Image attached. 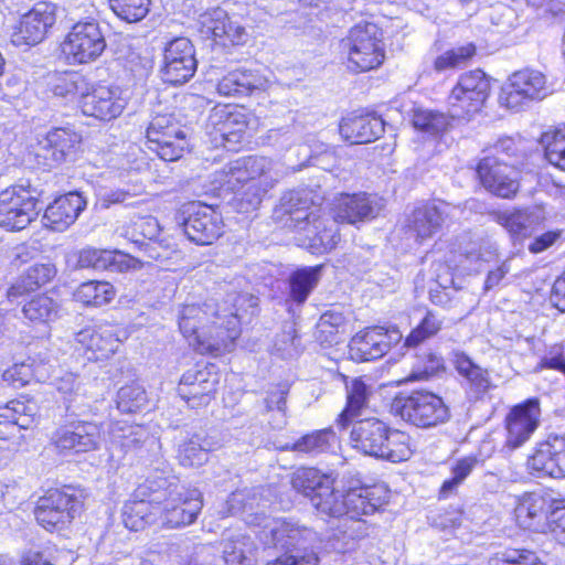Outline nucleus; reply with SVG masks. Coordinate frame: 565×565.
I'll use <instances>...</instances> for the list:
<instances>
[{"label": "nucleus", "instance_id": "nucleus-22", "mask_svg": "<svg viewBox=\"0 0 565 565\" xmlns=\"http://www.w3.org/2000/svg\"><path fill=\"white\" fill-rule=\"evenodd\" d=\"M79 106L85 116L109 121L122 113L126 100L118 87L99 85L83 94Z\"/></svg>", "mask_w": 565, "mask_h": 565}, {"label": "nucleus", "instance_id": "nucleus-43", "mask_svg": "<svg viewBox=\"0 0 565 565\" xmlns=\"http://www.w3.org/2000/svg\"><path fill=\"white\" fill-rule=\"evenodd\" d=\"M227 512L231 515L238 513L245 514V522L252 526H262L263 515L262 512H254L255 508H258L259 499L254 490H237L231 493L226 501Z\"/></svg>", "mask_w": 565, "mask_h": 565}, {"label": "nucleus", "instance_id": "nucleus-54", "mask_svg": "<svg viewBox=\"0 0 565 565\" xmlns=\"http://www.w3.org/2000/svg\"><path fill=\"white\" fill-rule=\"evenodd\" d=\"M148 403L145 388L136 383L122 386L117 393V408L121 413L132 414L140 412Z\"/></svg>", "mask_w": 565, "mask_h": 565}, {"label": "nucleus", "instance_id": "nucleus-61", "mask_svg": "<svg viewBox=\"0 0 565 565\" xmlns=\"http://www.w3.org/2000/svg\"><path fill=\"white\" fill-rule=\"evenodd\" d=\"M300 341L294 327L289 326L288 329L276 335L273 350L274 353L281 359H292L300 353Z\"/></svg>", "mask_w": 565, "mask_h": 565}, {"label": "nucleus", "instance_id": "nucleus-30", "mask_svg": "<svg viewBox=\"0 0 565 565\" xmlns=\"http://www.w3.org/2000/svg\"><path fill=\"white\" fill-rule=\"evenodd\" d=\"M200 22L202 33L223 45H241L247 41L246 29L237 21H233L222 9H214L201 15Z\"/></svg>", "mask_w": 565, "mask_h": 565}, {"label": "nucleus", "instance_id": "nucleus-44", "mask_svg": "<svg viewBox=\"0 0 565 565\" xmlns=\"http://www.w3.org/2000/svg\"><path fill=\"white\" fill-rule=\"evenodd\" d=\"M443 213L436 205L422 204L414 209L408 226L419 239L431 237L441 226Z\"/></svg>", "mask_w": 565, "mask_h": 565}, {"label": "nucleus", "instance_id": "nucleus-58", "mask_svg": "<svg viewBox=\"0 0 565 565\" xmlns=\"http://www.w3.org/2000/svg\"><path fill=\"white\" fill-rule=\"evenodd\" d=\"M476 171L478 177H510L514 172L513 164L505 158L498 157L492 152H483L479 159Z\"/></svg>", "mask_w": 565, "mask_h": 565}, {"label": "nucleus", "instance_id": "nucleus-47", "mask_svg": "<svg viewBox=\"0 0 565 565\" xmlns=\"http://www.w3.org/2000/svg\"><path fill=\"white\" fill-rule=\"evenodd\" d=\"M321 266L298 269L289 277V299L302 305L310 292L316 288L321 275Z\"/></svg>", "mask_w": 565, "mask_h": 565}, {"label": "nucleus", "instance_id": "nucleus-60", "mask_svg": "<svg viewBox=\"0 0 565 565\" xmlns=\"http://www.w3.org/2000/svg\"><path fill=\"white\" fill-rule=\"evenodd\" d=\"M475 53L476 47L472 44L449 50L435 60V70L443 72L448 68L458 67L465 64Z\"/></svg>", "mask_w": 565, "mask_h": 565}, {"label": "nucleus", "instance_id": "nucleus-16", "mask_svg": "<svg viewBox=\"0 0 565 565\" xmlns=\"http://www.w3.org/2000/svg\"><path fill=\"white\" fill-rule=\"evenodd\" d=\"M557 501L543 491L525 492L518 497L514 514L519 526L537 533L546 532Z\"/></svg>", "mask_w": 565, "mask_h": 565}, {"label": "nucleus", "instance_id": "nucleus-13", "mask_svg": "<svg viewBox=\"0 0 565 565\" xmlns=\"http://www.w3.org/2000/svg\"><path fill=\"white\" fill-rule=\"evenodd\" d=\"M149 150L164 161L180 159L186 147L185 134L171 115H157L146 131Z\"/></svg>", "mask_w": 565, "mask_h": 565}, {"label": "nucleus", "instance_id": "nucleus-23", "mask_svg": "<svg viewBox=\"0 0 565 565\" xmlns=\"http://www.w3.org/2000/svg\"><path fill=\"white\" fill-rule=\"evenodd\" d=\"M334 478L331 473H323L316 468L297 470L291 479L295 490L309 498L317 511L323 513L322 504L331 501L335 494Z\"/></svg>", "mask_w": 565, "mask_h": 565}, {"label": "nucleus", "instance_id": "nucleus-50", "mask_svg": "<svg viewBox=\"0 0 565 565\" xmlns=\"http://www.w3.org/2000/svg\"><path fill=\"white\" fill-rule=\"evenodd\" d=\"M274 162L267 157L248 156L228 161L221 173L224 175L247 174L263 177L273 171Z\"/></svg>", "mask_w": 565, "mask_h": 565}, {"label": "nucleus", "instance_id": "nucleus-19", "mask_svg": "<svg viewBox=\"0 0 565 565\" xmlns=\"http://www.w3.org/2000/svg\"><path fill=\"white\" fill-rule=\"evenodd\" d=\"M77 498L65 490L53 489L40 498L34 510L38 523L52 531L64 526L74 519Z\"/></svg>", "mask_w": 565, "mask_h": 565}, {"label": "nucleus", "instance_id": "nucleus-63", "mask_svg": "<svg viewBox=\"0 0 565 565\" xmlns=\"http://www.w3.org/2000/svg\"><path fill=\"white\" fill-rule=\"evenodd\" d=\"M87 93V82L84 76L78 73H67L58 77L57 83L54 85V94L57 96H75L79 95L81 99L83 94Z\"/></svg>", "mask_w": 565, "mask_h": 565}, {"label": "nucleus", "instance_id": "nucleus-11", "mask_svg": "<svg viewBox=\"0 0 565 565\" xmlns=\"http://www.w3.org/2000/svg\"><path fill=\"white\" fill-rule=\"evenodd\" d=\"M105 47V36L95 20L76 22L62 44V51L71 64L94 62Z\"/></svg>", "mask_w": 565, "mask_h": 565}, {"label": "nucleus", "instance_id": "nucleus-32", "mask_svg": "<svg viewBox=\"0 0 565 565\" xmlns=\"http://www.w3.org/2000/svg\"><path fill=\"white\" fill-rule=\"evenodd\" d=\"M388 426L377 418H365L354 424L351 430V441L354 448L364 455L380 458L383 456L384 440Z\"/></svg>", "mask_w": 565, "mask_h": 565}, {"label": "nucleus", "instance_id": "nucleus-9", "mask_svg": "<svg viewBox=\"0 0 565 565\" xmlns=\"http://www.w3.org/2000/svg\"><path fill=\"white\" fill-rule=\"evenodd\" d=\"M490 93V81L476 70L461 75L448 96V113L451 118L470 119L479 113Z\"/></svg>", "mask_w": 565, "mask_h": 565}, {"label": "nucleus", "instance_id": "nucleus-59", "mask_svg": "<svg viewBox=\"0 0 565 565\" xmlns=\"http://www.w3.org/2000/svg\"><path fill=\"white\" fill-rule=\"evenodd\" d=\"M540 141L546 160L555 166L565 154V126L545 131Z\"/></svg>", "mask_w": 565, "mask_h": 565}, {"label": "nucleus", "instance_id": "nucleus-12", "mask_svg": "<svg viewBox=\"0 0 565 565\" xmlns=\"http://www.w3.org/2000/svg\"><path fill=\"white\" fill-rule=\"evenodd\" d=\"M323 196L310 189H297L286 192L277 210L282 217L284 225L295 234L306 228L311 220L318 221L323 209Z\"/></svg>", "mask_w": 565, "mask_h": 565}, {"label": "nucleus", "instance_id": "nucleus-41", "mask_svg": "<svg viewBox=\"0 0 565 565\" xmlns=\"http://www.w3.org/2000/svg\"><path fill=\"white\" fill-rule=\"evenodd\" d=\"M450 114L416 106L411 111L412 126L428 137L438 138L450 127Z\"/></svg>", "mask_w": 565, "mask_h": 565}, {"label": "nucleus", "instance_id": "nucleus-52", "mask_svg": "<svg viewBox=\"0 0 565 565\" xmlns=\"http://www.w3.org/2000/svg\"><path fill=\"white\" fill-rule=\"evenodd\" d=\"M24 317L33 323H50L57 318L58 305L46 295H38L24 303Z\"/></svg>", "mask_w": 565, "mask_h": 565}, {"label": "nucleus", "instance_id": "nucleus-49", "mask_svg": "<svg viewBox=\"0 0 565 565\" xmlns=\"http://www.w3.org/2000/svg\"><path fill=\"white\" fill-rule=\"evenodd\" d=\"M444 319L435 311L427 310L419 322L405 338L404 347L415 349L435 338L443 329Z\"/></svg>", "mask_w": 565, "mask_h": 565}, {"label": "nucleus", "instance_id": "nucleus-6", "mask_svg": "<svg viewBox=\"0 0 565 565\" xmlns=\"http://www.w3.org/2000/svg\"><path fill=\"white\" fill-rule=\"evenodd\" d=\"M388 501V490L384 484L363 486L351 488L345 494L335 492L331 501L322 504L323 514L339 518L349 515L358 519L376 512Z\"/></svg>", "mask_w": 565, "mask_h": 565}, {"label": "nucleus", "instance_id": "nucleus-26", "mask_svg": "<svg viewBox=\"0 0 565 565\" xmlns=\"http://www.w3.org/2000/svg\"><path fill=\"white\" fill-rule=\"evenodd\" d=\"M335 221L330 220L323 211L318 221L311 220L306 228L296 233L298 244L316 255L332 250L340 241Z\"/></svg>", "mask_w": 565, "mask_h": 565}, {"label": "nucleus", "instance_id": "nucleus-20", "mask_svg": "<svg viewBox=\"0 0 565 565\" xmlns=\"http://www.w3.org/2000/svg\"><path fill=\"white\" fill-rule=\"evenodd\" d=\"M540 418V399L536 397L513 406L505 418L507 446L515 449L525 444L537 429Z\"/></svg>", "mask_w": 565, "mask_h": 565}, {"label": "nucleus", "instance_id": "nucleus-62", "mask_svg": "<svg viewBox=\"0 0 565 565\" xmlns=\"http://www.w3.org/2000/svg\"><path fill=\"white\" fill-rule=\"evenodd\" d=\"M490 565H545L529 550H507L490 559Z\"/></svg>", "mask_w": 565, "mask_h": 565}, {"label": "nucleus", "instance_id": "nucleus-10", "mask_svg": "<svg viewBox=\"0 0 565 565\" xmlns=\"http://www.w3.org/2000/svg\"><path fill=\"white\" fill-rule=\"evenodd\" d=\"M186 237L198 245H210L222 234L223 221L211 205L201 202L184 204L177 215Z\"/></svg>", "mask_w": 565, "mask_h": 565}, {"label": "nucleus", "instance_id": "nucleus-31", "mask_svg": "<svg viewBox=\"0 0 565 565\" xmlns=\"http://www.w3.org/2000/svg\"><path fill=\"white\" fill-rule=\"evenodd\" d=\"M38 414L35 402L13 399L0 407V439L8 440L33 424Z\"/></svg>", "mask_w": 565, "mask_h": 565}, {"label": "nucleus", "instance_id": "nucleus-1", "mask_svg": "<svg viewBox=\"0 0 565 565\" xmlns=\"http://www.w3.org/2000/svg\"><path fill=\"white\" fill-rule=\"evenodd\" d=\"M178 323L189 344L201 354L217 356L231 351L239 335L237 315L233 311L221 313L212 300L182 306Z\"/></svg>", "mask_w": 565, "mask_h": 565}, {"label": "nucleus", "instance_id": "nucleus-8", "mask_svg": "<svg viewBox=\"0 0 565 565\" xmlns=\"http://www.w3.org/2000/svg\"><path fill=\"white\" fill-rule=\"evenodd\" d=\"M82 143V136L71 127H56L36 138L33 147L34 168L42 172L60 166L74 157Z\"/></svg>", "mask_w": 565, "mask_h": 565}, {"label": "nucleus", "instance_id": "nucleus-36", "mask_svg": "<svg viewBox=\"0 0 565 565\" xmlns=\"http://www.w3.org/2000/svg\"><path fill=\"white\" fill-rule=\"evenodd\" d=\"M140 484L132 493L122 508V522L131 531L143 530L147 525L159 521V513L156 510V503L152 501V494L145 492L139 495Z\"/></svg>", "mask_w": 565, "mask_h": 565}, {"label": "nucleus", "instance_id": "nucleus-55", "mask_svg": "<svg viewBox=\"0 0 565 565\" xmlns=\"http://www.w3.org/2000/svg\"><path fill=\"white\" fill-rule=\"evenodd\" d=\"M370 391L367 385L361 379H354L347 384V407L341 414L342 418L359 415L361 409L366 406Z\"/></svg>", "mask_w": 565, "mask_h": 565}, {"label": "nucleus", "instance_id": "nucleus-39", "mask_svg": "<svg viewBox=\"0 0 565 565\" xmlns=\"http://www.w3.org/2000/svg\"><path fill=\"white\" fill-rule=\"evenodd\" d=\"M339 131L351 143H367L384 132V121L376 116L348 117L340 122Z\"/></svg>", "mask_w": 565, "mask_h": 565}, {"label": "nucleus", "instance_id": "nucleus-57", "mask_svg": "<svg viewBox=\"0 0 565 565\" xmlns=\"http://www.w3.org/2000/svg\"><path fill=\"white\" fill-rule=\"evenodd\" d=\"M335 439V434L330 429L318 430L308 434L298 439L292 445V450L306 454H317L326 451L332 441Z\"/></svg>", "mask_w": 565, "mask_h": 565}, {"label": "nucleus", "instance_id": "nucleus-5", "mask_svg": "<svg viewBox=\"0 0 565 565\" xmlns=\"http://www.w3.org/2000/svg\"><path fill=\"white\" fill-rule=\"evenodd\" d=\"M0 192V226L8 231L25 228L38 215V203L43 190L33 186L30 179Z\"/></svg>", "mask_w": 565, "mask_h": 565}, {"label": "nucleus", "instance_id": "nucleus-18", "mask_svg": "<svg viewBox=\"0 0 565 565\" xmlns=\"http://www.w3.org/2000/svg\"><path fill=\"white\" fill-rule=\"evenodd\" d=\"M51 440L63 455L92 451L100 444V427L93 422L71 423L57 428Z\"/></svg>", "mask_w": 565, "mask_h": 565}, {"label": "nucleus", "instance_id": "nucleus-38", "mask_svg": "<svg viewBox=\"0 0 565 565\" xmlns=\"http://www.w3.org/2000/svg\"><path fill=\"white\" fill-rule=\"evenodd\" d=\"M268 79L258 71L238 68L227 73L217 84L223 96L249 95L255 90H265Z\"/></svg>", "mask_w": 565, "mask_h": 565}, {"label": "nucleus", "instance_id": "nucleus-29", "mask_svg": "<svg viewBox=\"0 0 565 565\" xmlns=\"http://www.w3.org/2000/svg\"><path fill=\"white\" fill-rule=\"evenodd\" d=\"M449 361L458 372L461 386L470 398L480 399L492 388L488 370L476 364L465 352L451 351Z\"/></svg>", "mask_w": 565, "mask_h": 565}, {"label": "nucleus", "instance_id": "nucleus-15", "mask_svg": "<svg viewBox=\"0 0 565 565\" xmlns=\"http://www.w3.org/2000/svg\"><path fill=\"white\" fill-rule=\"evenodd\" d=\"M196 66L194 46L188 38H175L166 45L161 67L163 82L184 84L194 75Z\"/></svg>", "mask_w": 565, "mask_h": 565}, {"label": "nucleus", "instance_id": "nucleus-40", "mask_svg": "<svg viewBox=\"0 0 565 565\" xmlns=\"http://www.w3.org/2000/svg\"><path fill=\"white\" fill-rule=\"evenodd\" d=\"M220 447V441L213 437L194 434L179 446L178 458L184 467H201L209 460V454Z\"/></svg>", "mask_w": 565, "mask_h": 565}, {"label": "nucleus", "instance_id": "nucleus-48", "mask_svg": "<svg viewBox=\"0 0 565 565\" xmlns=\"http://www.w3.org/2000/svg\"><path fill=\"white\" fill-rule=\"evenodd\" d=\"M160 224L153 216H143L136 220L132 224V242L143 247L149 257L159 259L160 254L156 253V238L160 234Z\"/></svg>", "mask_w": 565, "mask_h": 565}, {"label": "nucleus", "instance_id": "nucleus-53", "mask_svg": "<svg viewBox=\"0 0 565 565\" xmlns=\"http://www.w3.org/2000/svg\"><path fill=\"white\" fill-rule=\"evenodd\" d=\"M384 440L383 456L380 459L388 460L392 462H401L407 460L412 455L409 445V436L401 430L392 429L388 427Z\"/></svg>", "mask_w": 565, "mask_h": 565}, {"label": "nucleus", "instance_id": "nucleus-21", "mask_svg": "<svg viewBox=\"0 0 565 565\" xmlns=\"http://www.w3.org/2000/svg\"><path fill=\"white\" fill-rule=\"evenodd\" d=\"M56 20V7L50 2H38L22 15L12 34L15 46H31L40 43Z\"/></svg>", "mask_w": 565, "mask_h": 565}, {"label": "nucleus", "instance_id": "nucleus-42", "mask_svg": "<svg viewBox=\"0 0 565 565\" xmlns=\"http://www.w3.org/2000/svg\"><path fill=\"white\" fill-rule=\"evenodd\" d=\"M110 443L125 454L135 452L149 439L148 430L140 425L115 422L109 426Z\"/></svg>", "mask_w": 565, "mask_h": 565}, {"label": "nucleus", "instance_id": "nucleus-64", "mask_svg": "<svg viewBox=\"0 0 565 565\" xmlns=\"http://www.w3.org/2000/svg\"><path fill=\"white\" fill-rule=\"evenodd\" d=\"M445 370L444 359L433 352H425L417 356L413 369V377L423 380L436 375Z\"/></svg>", "mask_w": 565, "mask_h": 565}, {"label": "nucleus", "instance_id": "nucleus-56", "mask_svg": "<svg viewBox=\"0 0 565 565\" xmlns=\"http://www.w3.org/2000/svg\"><path fill=\"white\" fill-rule=\"evenodd\" d=\"M114 13L129 23L142 20L149 12L150 0H109Z\"/></svg>", "mask_w": 565, "mask_h": 565}, {"label": "nucleus", "instance_id": "nucleus-4", "mask_svg": "<svg viewBox=\"0 0 565 565\" xmlns=\"http://www.w3.org/2000/svg\"><path fill=\"white\" fill-rule=\"evenodd\" d=\"M341 47L347 54L349 67L355 72L377 68L385 60L383 32L372 22L353 25L342 39Z\"/></svg>", "mask_w": 565, "mask_h": 565}, {"label": "nucleus", "instance_id": "nucleus-27", "mask_svg": "<svg viewBox=\"0 0 565 565\" xmlns=\"http://www.w3.org/2000/svg\"><path fill=\"white\" fill-rule=\"evenodd\" d=\"M385 207V201L377 194H343L335 205V220L354 224L372 220Z\"/></svg>", "mask_w": 565, "mask_h": 565}, {"label": "nucleus", "instance_id": "nucleus-3", "mask_svg": "<svg viewBox=\"0 0 565 565\" xmlns=\"http://www.w3.org/2000/svg\"><path fill=\"white\" fill-rule=\"evenodd\" d=\"M264 534L276 547L284 551L265 565H318L317 554L308 548L316 540V532L298 522L284 519H270L263 515Z\"/></svg>", "mask_w": 565, "mask_h": 565}, {"label": "nucleus", "instance_id": "nucleus-33", "mask_svg": "<svg viewBox=\"0 0 565 565\" xmlns=\"http://www.w3.org/2000/svg\"><path fill=\"white\" fill-rule=\"evenodd\" d=\"M492 220L501 225L512 238L527 236L534 228L545 221V212L539 206L522 210L497 211L491 214Z\"/></svg>", "mask_w": 565, "mask_h": 565}, {"label": "nucleus", "instance_id": "nucleus-34", "mask_svg": "<svg viewBox=\"0 0 565 565\" xmlns=\"http://www.w3.org/2000/svg\"><path fill=\"white\" fill-rule=\"evenodd\" d=\"M85 206L86 201L78 192H68L61 195L45 209L44 225L62 232L76 221Z\"/></svg>", "mask_w": 565, "mask_h": 565}, {"label": "nucleus", "instance_id": "nucleus-14", "mask_svg": "<svg viewBox=\"0 0 565 565\" xmlns=\"http://www.w3.org/2000/svg\"><path fill=\"white\" fill-rule=\"evenodd\" d=\"M210 135L218 147L230 151L236 150L246 137V115L232 106L214 107L209 116Z\"/></svg>", "mask_w": 565, "mask_h": 565}, {"label": "nucleus", "instance_id": "nucleus-45", "mask_svg": "<svg viewBox=\"0 0 565 565\" xmlns=\"http://www.w3.org/2000/svg\"><path fill=\"white\" fill-rule=\"evenodd\" d=\"M56 275L53 264H34L21 276L20 280L10 287L8 297L14 298L23 292L34 290L49 282Z\"/></svg>", "mask_w": 565, "mask_h": 565}, {"label": "nucleus", "instance_id": "nucleus-2", "mask_svg": "<svg viewBox=\"0 0 565 565\" xmlns=\"http://www.w3.org/2000/svg\"><path fill=\"white\" fill-rule=\"evenodd\" d=\"M152 494L159 521L168 529H179L195 522L203 508L202 493L182 484L171 472L154 471L141 484L139 495Z\"/></svg>", "mask_w": 565, "mask_h": 565}, {"label": "nucleus", "instance_id": "nucleus-46", "mask_svg": "<svg viewBox=\"0 0 565 565\" xmlns=\"http://www.w3.org/2000/svg\"><path fill=\"white\" fill-rule=\"evenodd\" d=\"M236 189L233 202L238 212L248 213L256 210L267 189L260 184V179H235Z\"/></svg>", "mask_w": 565, "mask_h": 565}, {"label": "nucleus", "instance_id": "nucleus-25", "mask_svg": "<svg viewBox=\"0 0 565 565\" xmlns=\"http://www.w3.org/2000/svg\"><path fill=\"white\" fill-rule=\"evenodd\" d=\"M401 338L402 334L397 330L390 333L382 328L359 332L349 343L350 358L356 362L380 359L390 350L392 341H398Z\"/></svg>", "mask_w": 565, "mask_h": 565}, {"label": "nucleus", "instance_id": "nucleus-37", "mask_svg": "<svg viewBox=\"0 0 565 565\" xmlns=\"http://www.w3.org/2000/svg\"><path fill=\"white\" fill-rule=\"evenodd\" d=\"M226 565H265L266 561L257 556L258 548L254 540L243 533H232L220 543Z\"/></svg>", "mask_w": 565, "mask_h": 565}, {"label": "nucleus", "instance_id": "nucleus-24", "mask_svg": "<svg viewBox=\"0 0 565 565\" xmlns=\"http://www.w3.org/2000/svg\"><path fill=\"white\" fill-rule=\"evenodd\" d=\"M124 331L113 326L85 328L75 334V343L85 350L88 360L102 361L110 358L119 348Z\"/></svg>", "mask_w": 565, "mask_h": 565}, {"label": "nucleus", "instance_id": "nucleus-35", "mask_svg": "<svg viewBox=\"0 0 565 565\" xmlns=\"http://www.w3.org/2000/svg\"><path fill=\"white\" fill-rule=\"evenodd\" d=\"M135 259L119 250L85 247L78 253L77 267L122 273L132 267Z\"/></svg>", "mask_w": 565, "mask_h": 565}, {"label": "nucleus", "instance_id": "nucleus-17", "mask_svg": "<svg viewBox=\"0 0 565 565\" xmlns=\"http://www.w3.org/2000/svg\"><path fill=\"white\" fill-rule=\"evenodd\" d=\"M546 77L535 70L515 72L500 94L499 102L510 109H519L525 100L542 99L546 96Z\"/></svg>", "mask_w": 565, "mask_h": 565}, {"label": "nucleus", "instance_id": "nucleus-51", "mask_svg": "<svg viewBox=\"0 0 565 565\" xmlns=\"http://www.w3.org/2000/svg\"><path fill=\"white\" fill-rule=\"evenodd\" d=\"M115 289L108 281L89 280L83 282L75 291V299L85 306L100 307L115 297Z\"/></svg>", "mask_w": 565, "mask_h": 565}, {"label": "nucleus", "instance_id": "nucleus-28", "mask_svg": "<svg viewBox=\"0 0 565 565\" xmlns=\"http://www.w3.org/2000/svg\"><path fill=\"white\" fill-rule=\"evenodd\" d=\"M527 466L539 477H565V437H550L545 443L540 444L529 458Z\"/></svg>", "mask_w": 565, "mask_h": 565}, {"label": "nucleus", "instance_id": "nucleus-7", "mask_svg": "<svg viewBox=\"0 0 565 565\" xmlns=\"http://www.w3.org/2000/svg\"><path fill=\"white\" fill-rule=\"evenodd\" d=\"M394 407L405 422L419 428L436 427L450 418L443 398L428 391L402 395L395 399Z\"/></svg>", "mask_w": 565, "mask_h": 565}]
</instances>
